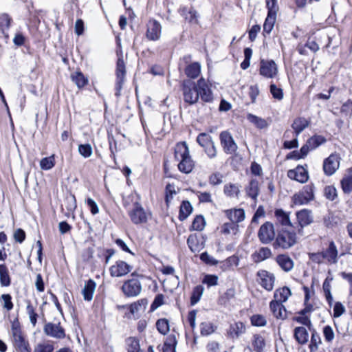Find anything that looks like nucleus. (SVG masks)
Wrapping results in <instances>:
<instances>
[{
	"mask_svg": "<svg viewBox=\"0 0 352 352\" xmlns=\"http://www.w3.org/2000/svg\"><path fill=\"white\" fill-rule=\"evenodd\" d=\"M10 341L14 352H53L54 350L53 344L43 342L38 344L32 351L28 337L18 317L11 321Z\"/></svg>",
	"mask_w": 352,
	"mask_h": 352,
	"instance_id": "obj_1",
	"label": "nucleus"
},
{
	"mask_svg": "<svg viewBox=\"0 0 352 352\" xmlns=\"http://www.w3.org/2000/svg\"><path fill=\"white\" fill-rule=\"evenodd\" d=\"M307 254L309 261L318 265L322 263L335 265L338 263L340 257L343 255V254L339 255L338 248L333 240L329 241L327 247L322 251L309 252Z\"/></svg>",
	"mask_w": 352,
	"mask_h": 352,
	"instance_id": "obj_2",
	"label": "nucleus"
},
{
	"mask_svg": "<svg viewBox=\"0 0 352 352\" xmlns=\"http://www.w3.org/2000/svg\"><path fill=\"white\" fill-rule=\"evenodd\" d=\"M298 233L294 228H278L274 249L287 250L292 248L298 243Z\"/></svg>",
	"mask_w": 352,
	"mask_h": 352,
	"instance_id": "obj_3",
	"label": "nucleus"
},
{
	"mask_svg": "<svg viewBox=\"0 0 352 352\" xmlns=\"http://www.w3.org/2000/svg\"><path fill=\"white\" fill-rule=\"evenodd\" d=\"M191 54H186L181 57L178 63V69L180 72L187 77V79L193 80L199 77L201 74V64L197 61L192 60Z\"/></svg>",
	"mask_w": 352,
	"mask_h": 352,
	"instance_id": "obj_4",
	"label": "nucleus"
},
{
	"mask_svg": "<svg viewBox=\"0 0 352 352\" xmlns=\"http://www.w3.org/2000/svg\"><path fill=\"white\" fill-rule=\"evenodd\" d=\"M184 102L186 106L197 104L199 100L196 82L190 79H184L180 83Z\"/></svg>",
	"mask_w": 352,
	"mask_h": 352,
	"instance_id": "obj_5",
	"label": "nucleus"
},
{
	"mask_svg": "<svg viewBox=\"0 0 352 352\" xmlns=\"http://www.w3.org/2000/svg\"><path fill=\"white\" fill-rule=\"evenodd\" d=\"M257 236L261 243L263 245L273 244L276 239V228L274 223L267 221L259 228Z\"/></svg>",
	"mask_w": 352,
	"mask_h": 352,
	"instance_id": "obj_6",
	"label": "nucleus"
},
{
	"mask_svg": "<svg viewBox=\"0 0 352 352\" xmlns=\"http://www.w3.org/2000/svg\"><path fill=\"white\" fill-rule=\"evenodd\" d=\"M315 186L313 183L304 186L300 190L292 197V203L294 206L307 205L315 199Z\"/></svg>",
	"mask_w": 352,
	"mask_h": 352,
	"instance_id": "obj_7",
	"label": "nucleus"
},
{
	"mask_svg": "<svg viewBox=\"0 0 352 352\" xmlns=\"http://www.w3.org/2000/svg\"><path fill=\"white\" fill-rule=\"evenodd\" d=\"M131 278L124 280L120 290L126 298H135L140 294L142 290V286L140 280L132 273Z\"/></svg>",
	"mask_w": 352,
	"mask_h": 352,
	"instance_id": "obj_8",
	"label": "nucleus"
},
{
	"mask_svg": "<svg viewBox=\"0 0 352 352\" xmlns=\"http://www.w3.org/2000/svg\"><path fill=\"white\" fill-rule=\"evenodd\" d=\"M196 82L199 98L204 103H211L214 100V94L212 90V85L204 77L199 78Z\"/></svg>",
	"mask_w": 352,
	"mask_h": 352,
	"instance_id": "obj_9",
	"label": "nucleus"
},
{
	"mask_svg": "<svg viewBox=\"0 0 352 352\" xmlns=\"http://www.w3.org/2000/svg\"><path fill=\"white\" fill-rule=\"evenodd\" d=\"M198 144L204 148L208 158L214 159L217 156V149L212 137L206 133H199L196 139Z\"/></svg>",
	"mask_w": 352,
	"mask_h": 352,
	"instance_id": "obj_10",
	"label": "nucleus"
},
{
	"mask_svg": "<svg viewBox=\"0 0 352 352\" xmlns=\"http://www.w3.org/2000/svg\"><path fill=\"white\" fill-rule=\"evenodd\" d=\"M162 26L155 19L151 18L146 23L145 38L148 41H157L161 38Z\"/></svg>",
	"mask_w": 352,
	"mask_h": 352,
	"instance_id": "obj_11",
	"label": "nucleus"
},
{
	"mask_svg": "<svg viewBox=\"0 0 352 352\" xmlns=\"http://www.w3.org/2000/svg\"><path fill=\"white\" fill-rule=\"evenodd\" d=\"M220 144L223 152L227 155L236 153L238 146L228 131H223L219 134Z\"/></svg>",
	"mask_w": 352,
	"mask_h": 352,
	"instance_id": "obj_12",
	"label": "nucleus"
},
{
	"mask_svg": "<svg viewBox=\"0 0 352 352\" xmlns=\"http://www.w3.org/2000/svg\"><path fill=\"white\" fill-rule=\"evenodd\" d=\"M341 157L340 155L334 152L323 161L322 169L324 173L327 176H331L340 167Z\"/></svg>",
	"mask_w": 352,
	"mask_h": 352,
	"instance_id": "obj_13",
	"label": "nucleus"
},
{
	"mask_svg": "<svg viewBox=\"0 0 352 352\" xmlns=\"http://www.w3.org/2000/svg\"><path fill=\"white\" fill-rule=\"evenodd\" d=\"M128 215L131 222L135 225L146 223L148 221V214L138 201L133 204V208L128 212Z\"/></svg>",
	"mask_w": 352,
	"mask_h": 352,
	"instance_id": "obj_14",
	"label": "nucleus"
},
{
	"mask_svg": "<svg viewBox=\"0 0 352 352\" xmlns=\"http://www.w3.org/2000/svg\"><path fill=\"white\" fill-rule=\"evenodd\" d=\"M297 223V231L298 233L303 232L304 228L314 223L312 211L310 209L303 208L296 212Z\"/></svg>",
	"mask_w": 352,
	"mask_h": 352,
	"instance_id": "obj_15",
	"label": "nucleus"
},
{
	"mask_svg": "<svg viewBox=\"0 0 352 352\" xmlns=\"http://www.w3.org/2000/svg\"><path fill=\"white\" fill-rule=\"evenodd\" d=\"M126 66L124 61L123 60L122 56L119 57L116 62V95L120 96V91L122 89L125 77H126Z\"/></svg>",
	"mask_w": 352,
	"mask_h": 352,
	"instance_id": "obj_16",
	"label": "nucleus"
},
{
	"mask_svg": "<svg viewBox=\"0 0 352 352\" xmlns=\"http://www.w3.org/2000/svg\"><path fill=\"white\" fill-rule=\"evenodd\" d=\"M44 333L51 338L63 340L66 337L65 330L61 323L46 322L43 327Z\"/></svg>",
	"mask_w": 352,
	"mask_h": 352,
	"instance_id": "obj_17",
	"label": "nucleus"
},
{
	"mask_svg": "<svg viewBox=\"0 0 352 352\" xmlns=\"http://www.w3.org/2000/svg\"><path fill=\"white\" fill-rule=\"evenodd\" d=\"M133 267L122 260L116 261L109 269L110 276L112 278H121L131 272Z\"/></svg>",
	"mask_w": 352,
	"mask_h": 352,
	"instance_id": "obj_18",
	"label": "nucleus"
},
{
	"mask_svg": "<svg viewBox=\"0 0 352 352\" xmlns=\"http://www.w3.org/2000/svg\"><path fill=\"white\" fill-rule=\"evenodd\" d=\"M177 12L190 25L199 24V14L192 6L188 7V6L181 5L177 10Z\"/></svg>",
	"mask_w": 352,
	"mask_h": 352,
	"instance_id": "obj_19",
	"label": "nucleus"
},
{
	"mask_svg": "<svg viewBox=\"0 0 352 352\" xmlns=\"http://www.w3.org/2000/svg\"><path fill=\"white\" fill-rule=\"evenodd\" d=\"M278 73V67L274 60H260L259 74L267 78H274Z\"/></svg>",
	"mask_w": 352,
	"mask_h": 352,
	"instance_id": "obj_20",
	"label": "nucleus"
},
{
	"mask_svg": "<svg viewBox=\"0 0 352 352\" xmlns=\"http://www.w3.org/2000/svg\"><path fill=\"white\" fill-rule=\"evenodd\" d=\"M256 276L260 285L265 290L272 291L275 283V276L274 274L265 270H261L257 272Z\"/></svg>",
	"mask_w": 352,
	"mask_h": 352,
	"instance_id": "obj_21",
	"label": "nucleus"
},
{
	"mask_svg": "<svg viewBox=\"0 0 352 352\" xmlns=\"http://www.w3.org/2000/svg\"><path fill=\"white\" fill-rule=\"evenodd\" d=\"M306 167L307 164H305V166L298 165L295 168L289 169L287 173V175L292 180L296 181L300 184H305L309 178Z\"/></svg>",
	"mask_w": 352,
	"mask_h": 352,
	"instance_id": "obj_22",
	"label": "nucleus"
},
{
	"mask_svg": "<svg viewBox=\"0 0 352 352\" xmlns=\"http://www.w3.org/2000/svg\"><path fill=\"white\" fill-rule=\"evenodd\" d=\"M290 212H285L282 208H276L274 210V216L275 217L274 225L276 230L278 228H294L293 223L290 219Z\"/></svg>",
	"mask_w": 352,
	"mask_h": 352,
	"instance_id": "obj_23",
	"label": "nucleus"
},
{
	"mask_svg": "<svg viewBox=\"0 0 352 352\" xmlns=\"http://www.w3.org/2000/svg\"><path fill=\"white\" fill-rule=\"evenodd\" d=\"M246 327L241 321L234 322L229 325L226 330V336L232 340L238 339L241 336L245 333Z\"/></svg>",
	"mask_w": 352,
	"mask_h": 352,
	"instance_id": "obj_24",
	"label": "nucleus"
},
{
	"mask_svg": "<svg viewBox=\"0 0 352 352\" xmlns=\"http://www.w3.org/2000/svg\"><path fill=\"white\" fill-rule=\"evenodd\" d=\"M187 245L191 252H199L205 246L204 237L197 233L190 234L187 239Z\"/></svg>",
	"mask_w": 352,
	"mask_h": 352,
	"instance_id": "obj_25",
	"label": "nucleus"
},
{
	"mask_svg": "<svg viewBox=\"0 0 352 352\" xmlns=\"http://www.w3.org/2000/svg\"><path fill=\"white\" fill-rule=\"evenodd\" d=\"M245 191L246 196L256 202L260 194L258 180L256 178H251L248 184L245 187Z\"/></svg>",
	"mask_w": 352,
	"mask_h": 352,
	"instance_id": "obj_26",
	"label": "nucleus"
},
{
	"mask_svg": "<svg viewBox=\"0 0 352 352\" xmlns=\"http://www.w3.org/2000/svg\"><path fill=\"white\" fill-rule=\"evenodd\" d=\"M174 159L177 162L186 159L190 156V150L187 143L185 141H181L176 143L174 147Z\"/></svg>",
	"mask_w": 352,
	"mask_h": 352,
	"instance_id": "obj_27",
	"label": "nucleus"
},
{
	"mask_svg": "<svg viewBox=\"0 0 352 352\" xmlns=\"http://www.w3.org/2000/svg\"><path fill=\"white\" fill-rule=\"evenodd\" d=\"M275 262L285 272H290L294 267V262L287 254H279L275 257Z\"/></svg>",
	"mask_w": 352,
	"mask_h": 352,
	"instance_id": "obj_28",
	"label": "nucleus"
},
{
	"mask_svg": "<svg viewBox=\"0 0 352 352\" xmlns=\"http://www.w3.org/2000/svg\"><path fill=\"white\" fill-rule=\"evenodd\" d=\"M223 213L227 219L230 221L238 224L242 222L245 218V210L243 208H230L223 210Z\"/></svg>",
	"mask_w": 352,
	"mask_h": 352,
	"instance_id": "obj_29",
	"label": "nucleus"
},
{
	"mask_svg": "<svg viewBox=\"0 0 352 352\" xmlns=\"http://www.w3.org/2000/svg\"><path fill=\"white\" fill-rule=\"evenodd\" d=\"M323 225L328 229H333L342 223V218L334 212L330 211L322 218Z\"/></svg>",
	"mask_w": 352,
	"mask_h": 352,
	"instance_id": "obj_30",
	"label": "nucleus"
},
{
	"mask_svg": "<svg viewBox=\"0 0 352 352\" xmlns=\"http://www.w3.org/2000/svg\"><path fill=\"white\" fill-rule=\"evenodd\" d=\"M272 256V250L268 247H261L251 255L252 261L258 263L267 258H270Z\"/></svg>",
	"mask_w": 352,
	"mask_h": 352,
	"instance_id": "obj_31",
	"label": "nucleus"
},
{
	"mask_svg": "<svg viewBox=\"0 0 352 352\" xmlns=\"http://www.w3.org/2000/svg\"><path fill=\"white\" fill-rule=\"evenodd\" d=\"M270 309L276 319L283 320L286 318V309L282 302L272 300L270 302Z\"/></svg>",
	"mask_w": 352,
	"mask_h": 352,
	"instance_id": "obj_32",
	"label": "nucleus"
},
{
	"mask_svg": "<svg viewBox=\"0 0 352 352\" xmlns=\"http://www.w3.org/2000/svg\"><path fill=\"white\" fill-rule=\"evenodd\" d=\"M70 78L79 89H82L89 83L88 78L80 69L72 73Z\"/></svg>",
	"mask_w": 352,
	"mask_h": 352,
	"instance_id": "obj_33",
	"label": "nucleus"
},
{
	"mask_svg": "<svg viewBox=\"0 0 352 352\" xmlns=\"http://www.w3.org/2000/svg\"><path fill=\"white\" fill-rule=\"evenodd\" d=\"M310 121L304 117H297L292 124L294 136L298 137L299 134L309 126Z\"/></svg>",
	"mask_w": 352,
	"mask_h": 352,
	"instance_id": "obj_34",
	"label": "nucleus"
},
{
	"mask_svg": "<svg viewBox=\"0 0 352 352\" xmlns=\"http://www.w3.org/2000/svg\"><path fill=\"white\" fill-rule=\"evenodd\" d=\"M195 167V162L193 160L192 156H189L186 159L178 162L177 168L184 174H190L192 172Z\"/></svg>",
	"mask_w": 352,
	"mask_h": 352,
	"instance_id": "obj_35",
	"label": "nucleus"
},
{
	"mask_svg": "<svg viewBox=\"0 0 352 352\" xmlns=\"http://www.w3.org/2000/svg\"><path fill=\"white\" fill-rule=\"evenodd\" d=\"M96 287V283L93 279L89 278L85 281V286L82 290V294L85 300L91 301L93 299Z\"/></svg>",
	"mask_w": 352,
	"mask_h": 352,
	"instance_id": "obj_36",
	"label": "nucleus"
},
{
	"mask_svg": "<svg viewBox=\"0 0 352 352\" xmlns=\"http://www.w3.org/2000/svg\"><path fill=\"white\" fill-rule=\"evenodd\" d=\"M223 191L226 197L238 199L241 193L240 186L229 182L224 185Z\"/></svg>",
	"mask_w": 352,
	"mask_h": 352,
	"instance_id": "obj_37",
	"label": "nucleus"
},
{
	"mask_svg": "<svg viewBox=\"0 0 352 352\" xmlns=\"http://www.w3.org/2000/svg\"><path fill=\"white\" fill-rule=\"evenodd\" d=\"M25 311L29 316L30 322L33 327H35L38 322V314L37 312L36 305H33L30 300L25 301Z\"/></svg>",
	"mask_w": 352,
	"mask_h": 352,
	"instance_id": "obj_38",
	"label": "nucleus"
},
{
	"mask_svg": "<svg viewBox=\"0 0 352 352\" xmlns=\"http://www.w3.org/2000/svg\"><path fill=\"white\" fill-rule=\"evenodd\" d=\"M193 208L188 200H183L180 204L178 219L180 221L186 220L192 212Z\"/></svg>",
	"mask_w": 352,
	"mask_h": 352,
	"instance_id": "obj_39",
	"label": "nucleus"
},
{
	"mask_svg": "<svg viewBox=\"0 0 352 352\" xmlns=\"http://www.w3.org/2000/svg\"><path fill=\"white\" fill-rule=\"evenodd\" d=\"M148 300L146 298H140L128 305L129 314L133 315L140 311H144L147 306Z\"/></svg>",
	"mask_w": 352,
	"mask_h": 352,
	"instance_id": "obj_40",
	"label": "nucleus"
},
{
	"mask_svg": "<svg viewBox=\"0 0 352 352\" xmlns=\"http://www.w3.org/2000/svg\"><path fill=\"white\" fill-rule=\"evenodd\" d=\"M302 290L305 294V299H304V305L305 307L298 312L299 315H306L307 314H310L314 311V306L312 304L309 303L310 299V290L307 286L304 285L302 287Z\"/></svg>",
	"mask_w": 352,
	"mask_h": 352,
	"instance_id": "obj_41",
	"label": "nucleus"
},
{
	"mask_svg": "<svg viewBox=\"0 0 352 352\" xmlns=\"http://www.w3.org/2000/svg\"><path fill=\"white\" fill-rule=\"evenodd\" d=\"M276 15L267 14L263 25V35L264 37L270 36L276 21Z\"/></svg>",
	"mask_w": 352,
	"mask_h": 352,
	"instance_id": "obj_42",
	"label": "nucleus"
},
{
	"mask_svg": "<svg viewBox=\"0 0 352 352\" xmlns=\"http://www.w3.org/2000/svg\"><path fill=\"white\" fill-rule=\"evenodd\" d=\"M333 280L332 276H327L322 283V290L326 299V301L329 307L333 305V296L331 292V283Z\"/></svg>",
	"mask_w": 352,
	"mask_h": 352,
	"instance_id": "obj_43",
	"label": "nucleus"
},
{
	"mask_svg": "<svg viewBox=\"0 0 352 352\" xmlns=\"http://www.w3.org/2000/svg\"><path fill=\"white\" fill-rule=\"evenodd\" d=\"M175 195H177L175 185L173 183H168L165 186L164 192V202L166 208H168L170 207V203L173 199V197Z\"/></svg>",
	"mask_w": 352,
	"mask_h": 352,
	"instance_id": "obj_44",
	"label": "nucleus"
},
{
	"mask_svg": "<svg viewBox=\"0 0 352 352\" xmlns=\"http://www.w3.org/2000/svg\"><path fill=\"white\" fill-rule=\"evenodd\" d=\"M294 336L298 344L303 345L308 342L309 333L303 327H297L294 329Z\"/></svg>",
	"mask_w": 352,
	"mask_h": 352,
	"instance_id": "obj_45",
	"label": "nucleus"
},
{
	"mask_svg": "<svg viewBox=\"0 0 352 352\" xmlns=\"http://www.w3.org/2000/svg\"><path fill=\"white\" fill-rule=\"evenodd\" d=\"M0 285L3 287H8L11 285V277L5 263L0 264Z\"/></svg>",
	"mask_w": 352,
	"mask_h": 352,
	"instance_id": "obj_46",
	"label": "nucleus"
},
{
	"mask_svg": "<svg viewBox=\"0 0 352 352\" xmlns=\"http://www.w3.org/2000/svg\"><path fill=\"white\" fill-rule=\"evenodd\" d=\"M266 343L265 338L260 334H254L252 339V346L255 352H263Z\"/></svg>",
	"mask_w": 352,
	"mask_h": 352,
	"instance_id": "obj_47",
	"label": "nucleus"
},
{
	"mask_svg": "<svg viewBox=\"0 0 352 352\" xmlns=\"http://www.w3.org/2000/svg\"><path fill=\"white\" fill-rule=\"evenodd\" d=\"M292 295L291 290L288 287H283L276 289L274 294V300L280 302H285L287 300L289 297Z\"/></svg>",
	"mask_w": 352,
	"mask_h": 352,
	"instance_id": "obj_48",
	"label": "nucleus"
},
{
	"mask_svg": "<svg viewBox=\"0 0 352 352\" xmlns=\"http://www.w3.org/2000/svg\"><path fill=\"white\" fill-rule=\"evenodd\" d=\"M177 340L174 334L169 335L164 342L162 352H176V346Z\"/></svg>",
	"mask_w": 352,
	"mask_h": 352,
	"instance_id": "obj_49",
	"label": "nucleus"
},
{
	"mask_svg": "<svg viewBox=\"0 0 352 352\" xmlns=\"http://www.w3.org/2000/svg\"><path fill=\"white\" fill-rule=\"evenodd\" d=\"M239 263V258L238 256L234 254L228 257L226 259L220 261V268L223 271L230 270L232 267L238 266Z\"/></svg>",
	"mask_w": 352,
	"mask_h": 352,
	"instance_id": "obj_50",
	"label": "nucleus"
},
{
	"mask_svg": "<svg viewBox=\"0 0 352 352\" xmlns=\"http://www.w3.org/2000/svg\"><path fill=\"white\" fill-rule=\"evenodd\" d=\"M206 220L202 214H197L189 227V230L202 231L206 226Z\"/></svg>",
	"mask_w": 352,
	"mask_h": 352,
	"instance_id": "obj_51",
	"label": "nucleus"
},
{
	"mask_svg": "<svg viewBox=\"0 0 352 352\" xmlns=\"http://www.w3.org/2000/svg\"><path fill=\"white\" fill-rule=\"evenodd\" d=\"M247 119L258 129H266L269 125L268 122L265 119L252 113H248Z\"/></svg>",
	"mask_w": 352,
	"mask_h": 352,
	"instance_id": "obj_52",
	"label": "nucleus"
},
{
	"mask_svg": "<svg viewBox=\"0 0 352 352\" xmlns=\"http://www.w3.org/2000/svg\"><path fill=\"white\" fill-rule=\"evenodd\" d=\"M204 291V288L201 285H198L193 287L190 297V304L191 306H194L200 300Z\"/></svg>",
	"mask_w": 352,
	"mask_h": 352,
	"instance_id": "obj_53",
	"label": "nucleus"
},
{
	"mask_svg": "<svg viewBox=\"0 0 352 352\" xmlns=\"http://www.w3.org/2000/svg\"><path fill=\"white\" fill-rule=\"evenodd\" d=\"M311 331V340L309 344V349L310 352H316L318 350V345L321 344V338L319 333L313 329L310 330Z\"/></svg>",
	"mask_w": 352,
	"mask_h": 352,
	"instance_id": "obj_54",
	"label": "nucleus"
},
{
	"mask_svg": "<svg viewBox=\"0 0 352 352\" xmlns=\"http://www.w3.org/2000/svg\"><path fill=\"white\" fill-rule=\"evenodd\" d=\"M127 352H140V340L137 337H129L125 340Z\"/></svg>",
	"mask_w": 352,
	"mask_h": 352,
	"instance_id": "obj_55",
	"label": "nucleus"
},
{
	"mask_svg": "<svg viewBox=\"0 0 352 352\" xmlns=\"http://www.w3.org/2000/svg\"><path fill=\"white\" fill-rule=\"evenodd\" d=\"M311 150H314L327 142V139L321 135H314L306 141Z\"/></svg>",
	"mask_w": 352,
	"mask_h": 352,
	"instance_id": "obj_56",
	"label": "nucleus"
},
{
	"mask_svg": "<svg viewBox=\"0 0 352 352\" xmlns=\"http://www.w3.org/2000/svg\"><path fill=\"white\" fill-rule=\"evenodd\" d=\"M239 231V225L230 221L221 225L220 232L222 234L228 235L230 233L236 234Z\"/></svg>",
	"mask_w": 352,
	"mask_h": 352,
	"instance_id": "obj_57",
	"label": "nucleus"
},
{
	"mask_svg": "<svg viewBox=\"0 0 352 352\" xmlns=\"http://www.w3.org/2000/svg\"><path fill=\"white\" fill-rule=\"evenodd\" d=\"M56 164V156L54 154L49 157H43L40 161V167L41 170H48L54 167Z\"/></svg>",
	"mask_w": 352,
	"mask_h": 352,
	"instance_id": "obj_58",
	"label": "nucleus"
},
{
	"mask_svg": "<svg viewBox=\"0 0 352 352\" xmlns=\"http://www.w3.org/2000/svg\"><path fill=\"white\" fill-rule=\"evenodd\" d=\"M155 326L158 332L163 336L166 335L170 331L169 320L166 318L158 319L156 321Z\"/></svg>",
	"mask_w": 352,
	"mask_h": 352,
	"instance_id": "obj_59",
	"label": "nucleus"
},
{
	"mask_svg": "<svg viewBox=\"0 0 352 352\" xmlns=\"http://www.w3.org/2000/svg\"><path fill=\"white\" fill-rule=\"evenodd\" d=\"M12 23V17L7 13L0 14V32L5 34V32L11 26Z\"/></svg>",
	"mask_w": 352,
	"mask_h": 352,
	"instance_id": "obj_60",
	"label": "nucleus"
},
{
	"mask_svg": "<svg viewBox=\"0 0 352 352\" xmlns=\"http://www.w3.org/2000/svg\"><path fill=\"white\" fill-rule=\"evenodd\" d=\"M109 148L110 151V157L116 162V153L118 151V143L112 134L108 133L107 135Z\"/></svg>",
	"mask_w": 352,
	"mask_h": 352,
	"instance_id": "obj_61",
	"label": "nucleus"
},
{
	"mask_svg": "<svg viewBox=\"0 0 352 352\" xmlns=\"http://www.w3.org/2000/svg\"><path fill=\"white\" fill-rule=\"evenodd\" d=\"M0 302L2 308L7 311H10L14 308L12 297L10 294H3L0 296Z\"/></svg>",
	"mask_w": 352,
	"mask_h": 352,
	"instance_id": "obj_62",
	"label": "nucleus"
},
{
	"mask_svg": "<svg viewBox=\"0 0 352 352\" xmlns=\"http://www.w3.org/2000/svg\"><path fill=\"white\" fill-rule=\"evenodd\" d=\"M324 197L329 201H333L338 199V195L333 185H328L324 188Z\"/></svg>",
	"mask_w": 352,
	"mask_h": 352,
	"instance_id": "obj_63",
	"label": "nucleus"
},
{
	"mask_svg": "<svg viewBox=\"0 0 352 352\" xmlns=\"http://www.w3.org/2000/svg\"><path fill=\"white\" fill-rule=\"evenodd\" d=\"M342 190L345 194H350L352 192V175L344 177L340 181Z\"/></svg>",
	"mask_w": 352,
	"mask_h": 352,
	"instance_id": "obj_64",
	"label": "nucleus"
}]
</instances>
